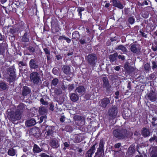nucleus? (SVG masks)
Here are the masks:
<instances>
[{"instance_id": "obj_1", "label": "nucleus", "mask_w": 157, "mask_h": 157, "mask_svg": "<svg viewBox=\"0 0 157 157\" xmlns=\"http://www.w3.org/2000/svg\"><path fill=\"white\" fill-rule=\"evenodd\" d=\"M24 105L21 104L17 107L16 112L15 114L13 112H10L8 111V117L10 119L13 121H15L16 119H19L20 118V115L21 112V110L24 109Z\"/></svg>"}, {"instance_id": "obj_2", "label": "nucleus", "mask_w": 157, "mask_h": 157, "mask_svg": "<svg viewBox=\"0 0 157 157\" xmlns=\"http://www.w3.org/2000/svg\"><path fill=\"white\" fill-rule=\"evenodd\" d=\"M39 74L36 72L32 73L30 75V78L31 82L34 84H38L41 81Z\"/></svg>"}, {"instance_id": "obj_3", "label": "nucleus", "mask_w": 157, "mask_h": 157, "mask_svg": "<svg viewBox=\"0 0 157 157\" xmlns=\"http://www.w3.org/2000/svg\"><path fill=\"white\" fill-rule=\"evenodd\" d=\"M117 112V107L115 106H113L109 110L108 112L109 118L112 119L115 118L116 117Z\"/></svg>"}, {"instance_id": "obj_4", "label": "nucleus", "mask_w": 157, "mask_h": 157, "mask_svg": "<svg viewBox=\"0 0 157 157\" xmlns=\"http://www.w3.org/2000/svg\"><path fill=\"white\" fill-rule=\"evenodd\" d=\"M110 100L107 98L102 99L99 102V106L103 108H105L110 103Z\"/></svg>"}, {"instance_id": "obj_5", "label": "nucleus", "mask_w": 157, "mask_h": 157, "mask_svg": "<svg viewBox=\"0 0 157 157\" xmlns=\"http://www.w3.org/2000/svg\"><path fill=\"white\" fill-rule=\"evenodd\" d=\"M130 49L131 51L133 53H137L140 52V48L138 45L133 44L131 45Z\"/></svg>"}, {"instance_id": "obj_6", "label": "nucleus", "mask_w": 157, "mask_h": 157, "mask_svg": "<svg viewBox=\"0 0 157 157\" xmlns=\"http://www.w3.org/2000/svg\"><path fill=\"white\" fill-rule=\"evenodd\" d=\"M7 71L8 74L10 76V81H13L15 77V72L13 70L12 68L8 69H7Z\"/></svg>"}, {"instance_id": "obj_7", "label": "nucleus", "mask_w": 157, "mask_h": 157, "mask_svg": "<svg viewBox=\"0 0 157 157\" xmlns=\"http://www.w3.org/2000/svg\"><path fill=\"white\" fill-rule=\"evenodd\" d=\"M53 132L52 127L50 126H48L46 128L44 136L46 137L47 136H50L52 134Z\"/></svg>"}, {"instance_id": "obj_8", "label": "nucleus", "mask_w": 157, "mask_h": 157, "mask_svg": "<svg viewBox=\"0 0 157 157\" xmlns=\"http://www.w3.org/2000/svg\"><path fill=\"white\" fill-rule=\"evenodd\" d=\"M94 144L91 148L87 151L86 153V157H91L92 155L94 153L95 151V146Z\"/></svg>"}, {"instance_id": "obj_9", "label": "nucleus", "mask_w": 157, "mask_h": 157, "mask_svg": "<svg viewBox=\"0 0 157 157\" xmlns=\"http://www.w3.org/2000/svg\"><path fill=\"white\" fill-rule=\"evenodd\" d=\"M88 62L91 63H94L95 60L97 59V57L95 55H90L88 56Z\"/></svg>"}, {"instance_id": "obj_10", "label": "nucleus", "mask_w": 157, "mask_h": 157, "mask_svg": "<svg viewBox=\"0 0 157 157\" xmlns=\"http://www.w3.org/2000/svg\"><path fill=\"white\" fill-rule=\"evenodd\" d=\"M29 66L31 68L33 69L37 68L38 67V64L33 59H32L30 61Z\"/></svg>"}, {"instance_id": "obj_11", "label": "nucleus", "mask_w": 157, "mask_h": 157, "mask_svg": "<svg viewBox=\"0 0 157 157\" xmlns=\"http://www.w3.org/2000/svg\"><path fill=\"white\" fill-rule=\"evenodd\" d=\"M141 134L143 136L145 137L150 135V132L148 129L144 128L142 129Z\"/></svg>"}, {"instance_id": "obj_12", "label": "nucleus", "mask_w": 157, "mask_h": 157, "mask_svg": "<svg viewBox=\"0 0 157 157\" xmlns=\"http://www.w3.org/2000/svg\"><path fill=\"white\" fill-rule=\"evenodd\" d=\"M50 143L51 146L53 148H57L59 146L58 142L56 139L51 140Z\"/></svg>"}, {"instance_id": "obj_13", "label": "nucleus", "mask_w": 157, "mask_h": 157, "mask_svg": "<svg viewBox=\"0 0 157 157\" xmlns=\"http://www.w3.org/2000/svg\"><path fill=\"white\" fill-rule=\"evenodd\" d=\"M75 92L80 93V94H83L85 92V88L83 86H78L76 88Z\"/></svg>"}, {"instance_id": "obj_14", "label": "nucleus", "mask_w": 157, "mask_h": 157, "mask_svg": "<svg viewBox=\"0 0 157 157\" xmlns=\"http://www.w3.org/2000/svg\"><path fill=\"white\" fill-rule=\"evenodd\" d=\"M36 122L35 120L31 119L30 120H28L25 123L26 125L28 127H30L32 126L35 125Z\"/></svg>"}, {"instance_id": "obj_15", "label": "nucleus", "mask_w": 157, "mask_h": 157, "mask_svg": "<svg viewBox=\"0 0 157 157\" xmlns=\"http://www.w3.org/2000/svg\"><path fill=\"white\" fill-rule=\"evenodd\" d=\"M113 134L116 137L121 139L124 138V136L121 134L117 130H114L113 131Z\"/></svg>"}, {"instance_id": "obj_16", "label": "nucleus", "mask_w": 157, "mask_h": 157, "mask_svg": "<svg viewBox=\"0 0 157 157\" xmlns=\"http://www.w3.org/2000/svg\"><path fill=\"white\" fill-rule=\"evenodd\" d=\"M103 86H105L107 89L109 88V84L108 78L105 77L103 78Z\"/></svg>"}, {"instance_id": "obj_17", "label": "nucleus", "mask_w": 157, "mask_h": 157, "mask_svg": "<svg viewBox=\"0 0 157 157\" xmlns=\"http://www.w3.org/2000/svg\"><path fill=\"white\" fill-rule=\"evenodd\" d=\"M30 90L29 88L27 86H25L23 89L22 92V95L25 96L30 93Z\"/></svg>"}, {"instance_id": "obj_18", "label": "nucleus", "mask_w": 157, "mask_h": 157, "mask_svg": "<svg viewBox=\"0 0 157 157\" xmlns=\"http://www.w3.org/2000/svg\"><path fill=\"white\" fill-rule=\"evenodd\" d=\"M39 114L40 115H44L46 114L47 112V109L45 108L41 107L39 109Z\"/></svg>"}, {"instance_id": "obj_19", "label": "nucleus", "mask_w": 157, "mask_h": 157, "mask_svg": "<svg viewBox=\"0 0 157 157\" xmlns=\"http://www.w3.org/2000/svg\"><path fill=\"white\" fill-rule=\"evenodd\" d=\"M70 97L71 100L73 101H76L79 98L78 96L75 93L72 94L70 95Z\"/></svg>"}, {"instance_id": "obj_20", "label": "nucleus", "mask_w": 157, "mask_h": 157, "mask_svg": "<svg viewBox=\"0 0 157 157\" xmlns=\"http://www.w3.org/2000/svg\"><path fill=\"white\" fill-rule=\"evenodd\" d=\"M16 153V150L13 148L9 149L8 151V155L11 156H14Z\"/></svg>"}, {"instance_id": "obj_21", "label": "nucleus", "mask_w": 157, "mask_h": 157, "mask_svg": "<svg viewBox=\"0 0 157 157\" xmlns=\"http://www.w3.org/2000/svg\"><path fill=\"white\" fill-rule=\"evenodd\" d=\"M63 71L66 74H69L70 73V67L67 66H63Z\"/></svg>"}, {"instance_id": "obj_22", "label": "nucleus", "mask_w": 157, "mask_h": 157, "mask_svg": "<svg viewBox=\"0 0 157 157\" xmlns=\"http://www.w3.org/2000/svg\"><path fill=\"white\" fill-rule=\"evenodd\" d=\"M33 150L34 153H39L41 151L40 148L36 144L34 145Z\"/></svg>"}, {"instance_id": "obj_23", "label": "nucleus", "mask_w": 157, "mask_h": 157, "mask_svg": "<svg viewBox=\"0 0 157 157\" xmlns=\"http://www.w3.org/2000/svg\"><path fill=\"white\" fill-rule=\"evenodd\" d=\"M113 6L121 9L123 8V5L119 2H117L116 0L113 2Z\"/></svg>"}, {"instance_id": "obj_24", "label": "nucleus", "mask_w": 157, "mask_h": 157, "mask_svg": "<svg viewBox=\"0 0 157 157\" xmlns=\"http://www.w3.org/2000/svg\"><path fill=\"white\" fill-rule=\"evenodd\" d=\"M115 49L121 50L123 52H125L127 50L126 48L121 45L118 46Z\"/></svg>"}, {"instance_id": "obj_25", "label": "nucleus", "mask_w": 157, "mask_h": 157, "mask_svg": "<svg viewBox=\"0 0 157 157\" xmlns=\"http://www.w3.org/2000/svg\"><path fill=\"white\" fill-rule=\"evenodd\" d=\"M117 55V53H115L114 54L109 56V59L111 60L114 61L116 59Z\"/></svg>"}, {"instance_id": "obj_26", "label": "nucleus", "mask_w": 157, "mask_h": 157, "mask_svg": "<svg viewBox=\"0 0 157 157\" xmlns=\"http://www.w3.org/2000/svg\"><path fill=\"white\" fill-rule=\"evenodd\" d=\"M58 83V80L57 78H54L53 79L52 82L51 83V86H56Z\"/></svg>"}, {"instance_id": "obj_27", "label": "nucleus", "mask_w": 157, "mask_h": 157, "mask_svg": "<svg viewBox=\"0 0 157 157\" xmlns=\"http://www.w3.org/2000/svg\"><path fill=\"white\" fill-rule=\"evenodd\" d=\"M0 87L3 90H6L7 88V86L4 82H2L0 84Z\"/></svg>"}, {"instance_id": "obj_28", "label": "nucleus", "mask_w": 157, "mask_h": 157, "mask_svg": "<svg viewBox=\"0 0 157 157\" xmlns=\"http://www.w3.org/2000/svg\"><path fill=\"white\" fill-rule=\"evenodd\" d=\"M104 143L103 142V141L102 140H101L100 141V143L99 144V148L98 150H98H101L102 149L104 146Z\"/></svg>"}, {"instance_id": "obj_29", "label": "nucleus", "mask_w": 157, "mask_h": 157, "mask_svg": "<svg viewBox=\"0 0 157 157\" xmlns=\"http://www.w3.org/2000/svg\"><path fill=\"white\" fill-rule=\"evenodd\" d=\"M84 10V8L82 7H79L78 8L77 10L78 12L79 15H80L81 16L82 15V13H81V12L82 11H83Z\"/></svg>"}, {"instance_id": "obj_30", "label": "nucleus", "mask_w": 157, "mask_h": 157, "mask_svg": "<svg viewBox=\"0 0 157 157\" xmlns=\"http://www.w3.org/2000/svg\"><path fill=\"white\" fill-rule=\"evenodd\" d=\"M152 151L151 152L154 154H157V147L155 146L152 148Z\"/></svg>"}, {"instance_id": "obj_31", "label": "nucleus", "mask_w": 157, "mask_h": 157, "mask_svg": "<svg viewBox=\"0 0 157 157\" xmlns=\"http://www.w3.org/2000/svg\"><path fill=\"white\" fill-rule=\"evenodd\" d=\"M74 119L75 121L80 120L81 119V117L80 116L75 115L74 117Z\"/></svg>"}, {"instance_id": "obj_32", "label": "nucleus", "mask_w": 157, "mask_h": 157, "mask_svg": "<svg viewBox=\"0 0 157 157\" xmlns=\"http://www.w3.org/2000/svg\"><path fill=\"white\" fill-rule=\"evenodd\" d=\"M135 19L132 17H130L128 19V21L131 24H133L134 22Z\"/></svg>"}, {"instance_id": "obj_33", "label": "nucleus", "mask_w": 157, "mask_h": 157, "mask_svg": "<svg viewBox=\"0 0 157 157\" xmlns=\"http://www.w3.org/2000/svg\"><path fill=\"white\" fill-rule=\"evenodd\" d=\"M155 140L156 142H157V137L155 136H154L152 137L150 139L149 141H151Z\"/></svg>"}, {"instance_id": "obj_34", "label": "nucleus", "mask_w": 157, "mask_h": 157, "mask_svg": "<svg viewBox=\"0 0 157 157\" xmlns=\"http://www.w3.org/2000/svg\"><path fill=\"white\" fill-rule=\"evenodd\" d=\"M40 101L41 103L43 105H47L48 104V102L45 101L44 99L43 98H41L40 99Z\"/></svg>"}, {"instance_id": "obj_35", "label": "nucleus", "mask_w": 157, "mask_h": 157, "mask_svg": "<svg viewBox=\"0 0 157 157\" xmlns=\"http://www.w3.org/2000/svg\"><path fill=\"white\" fill-rule=\"evenodd\" d=\"M144 67L146 70H148L150 68V65L147 63H146L144 65Z\"/></svg>"}, {"instance_id": "obj_36", "label": "nucleus", "mask_w": 157, "mask_h": 157, "mask_svg": "<svg viewBox=\"0 0 157 157\" xmlns=\"http://www.w3.org/2000/svg\"><path fill=\"white\" fill-rule=\"evenodd\" d=\"M46 118V116H43L41 117L40 118V121H39V123H41Z\"/></svg>"}, {"instance_id": "obj_37", "label": "nucleus", "mask_w": 157, "mask_h": 157, "mask_svg": "<svg viewBox=\"0 0 157 157\" xmlns=\"http://www.w3.org/2000/svg\"><path fill=\"white\" fill-rule=\"evenodd\" d=\"M55 92L57 94H59L61 93V91L60 89H57L55 90Z\"/></svg>"}, {"instance_id": "obj_38", "label": "nucleus", "mask_w": 157, "mask_h": 157, "mask_svg": "<svg viewBox=\"0 0 157 157\" xmlns=\"http://www.w3.org/2000/svg\"><path fill=\"white\" fill-rule=\"evenodd\" d=\"M44 51L46 54H50V51L47 48H45L44 49Z\"/></svg>"}, {"instance_id": "obj_39", "label": "nucleus", "mask_w": 157, "mask_h": 157, "mask_svg": "<svg viewBox=\"0 0 157 157\" xmlns=\"http://www.w3.org/2000/svg\"><path fill=\"white\" fill-rule=\"evenodd\" d=\"M64 145L65 147H64L63 149L64 150H65L66 149L65 147H68L69 146V144L67 143V142H65L64 143Z\"/></svg>"}, {"instance_id": "obj_40", "label": "nucleus", "mask_w": 157, "mask_h": 157, "mask_svg": "<svg viewBox=\"0 0 157 157\" xmlns=\"http://www.w3.org/2000/svg\"><path fill=\"white\" fill-rule=\"evenodd\" d=\"M81 141V140L80 139V137L79 136H77V137L76 138V140H75V142L77 143Z\"/></svg>"}, {"instance_id": "obj_41", "label": "nucleus", "mask_w": 157, "mask_h": 157, "mask_svg": "<svg viewBox=\"0 0 157 157\" xmlns=\"http://www.w3.org/2000/svg\"><path fill=\"white\" fill-rule=\"evenodd\" d=\"M22 40L24 42H27L28 41V39L26 38L25 36V34L24 37L22 38Z\"/></svg>"}, {"instance_id": "obj_42", "label": "nucleus", "mask_w": 157, "mask_h": 157, "mask_svg": "<svg viewBox=\"0 0 157 157\" xmlns=\"http://www.w3.org/2000/svg\"><path fill=\"white\" fill-rule=\"evenodd\" d=\"M73 85H69L68 89L69 91H71L73 89Z\"/></svg>"}, {"instance_id": "obj_43", "label": "nucleus", "mask_w": 157, "mask_h": 157, "mask_svg": "<svg viewBox=\"0 0 157 157\" xmlns=\"http://www.w3.org/2000/svg\"><path fill=\"white\" fill-rule=\"evenodd\" d=\"M152 65H153V66L152 67V69H153L154 68H155L157 67V65L156 64V63L155 62H152Z\"/></svg>"}, {"instance_id": "obj_44", "label": "nucleus", "mask_w": 157, "mask_h": 157, "mask_svg": "<svg viewBox=\"0 0 157 157\" xmlns=\"http://www.w3.org/2000/svg\"><path fill=\"white\" fill-rule=\"evenodd\" d=\"M115 95L116 96L115 98L116 99L118 98V96L119 95V92L118 91H117L115 93Z\"/></svg>"}, {"instance_id": "obj_45", "label": "nucleus", "mask_w": 157, "mask_h": 157, "mask_svg": "<svg viewBox=\"0 0 157 157\" xmlns=\"http://www.w3.org/2000/svg\"><path fill=\"white\" fill-rule=\"evenodd\" d=\"M41 157H50L48 155L46 154L45 153H43L41 155Z\"/></svg>"}, {"instance_id": "obj_46", "label": "nucleus", "mask_w": 157, "mask_h": 157, "mask_svg": "<svg viewBox=\"0 0 157 157\" xmlns=\"http://www.w3.org/2000/svg\"><path fill=\"white\" fill-rule=\"evenodd\" d=\"M120 146L121 144L120 143H118L115 145V147L116 148H118L120 147Z\"/></svg>"}, {"instance_id": "obj_47", "label": "nucleus", "mask_w": 157, "mask_h": 157, "mask_svg": "<svg viewBox=\"0 0 157 157\" xmlns=\"http://www.w3.org/2000/svg\"><path fill=\"white\" fill-rule=\"evenodd\" d=\"M49 106L50 109L51 110H54V106L52 105V104H50L49 105Z\"/></svg>"}, {"instance_id": "obj_48", "label": "nucleus", "mask_w": 157, "mask_h": 157, "mask_svg": "<svg viewBox=\"0 0 157 157\" xmlns=\"http://www.w3.org/2000/svg\"><path fill=\"white\" fill-rule=\"evenodd\" d=\"M65 40H66V41L68 43H70L71 41V39H70L68 37H66V38H65Z\"/></svg>"}, {"instance_id": "obj_49", "label": "nucleus", "mask_w": 157, "mask_h": 157, "mask_svg": "<svg viewBox=\"0 0 157 157\" xmlns=\"http://www.w3.org/2000/svg\"><path fill=\"white\" fill-rule=\"evenodd\" d=\"M150 100L151 101H154L155 100V97H154V96H153L152 97H150Z\"/></svg>"}, {"instance_id": "obj_50", "label": "nucleus", "mask_w": 157, "mask_h": 157, "mask_svg": "<svg viewBox=\"0 0 157 157\" xmlns=\"http://www.w3.org/2000/svg\"><path fill=\"white\" fill-rule=\"evenodd\" d=\"M118 57L119 59H121L122 60H123L124 59V57L123 56H122L121 55H119L118 56Z\"/></svg>"}, {"instance_id": "obj_51", "label": "nucleus", "mask_w": 157, "mask_h": 157, "mask_svg": "<svg viewBox=\"0 0 157 157\" xmlns=\"http://www.w3.org/2000/svg\"><path fill=\"white\" fill-rule=\"evenodd\" d=\"M66 37H65V36H59V40H62V39H65V38H66Z\"/></svg>"}, {"instance_id": "obj_52", "label": "nucleus", "mask_w": 157, "mask_h": 157, "mask_svg": "<svg viewBox=\"0 0 157 157\" xmlns=\"http://www.w3.org/2000/svg\"><path fill=\"white\" fill-rule=\"evenodd\" d=\"M128 150L129 151L131 150L132 151V152H133L134 150V148L132 147H130L129 148Z\"/></svg>"}, {"instance_id": "obj_53", "label": "nucleus", "mask_w": 157, "mask_h": 157, "mask_svg": "<svg viewBox=\"0 0 157 157\" xmlns=\"http://www.w3.org/2000/svg\"><path fill=\"white\" fill-rule=\"evenodd\" d=\"M64 117L63 116H62V117L60 118V120L62 122H63L64 121Z\"/></svg>"}, {"instance_id": "obj_54", "label": "nucleus", "mask_w": 157, "mask_h": 157, "mask_svg": "<svg viewBox=\"0 0 157 157\" xmlns=\"http://www.w3.org/2000/svg\"><path fill=\"white\" fill-rule=\"evenodd\" d=\"M114 69L117 71H119V69H120V67L119 66H116L115 68Z\"/></svg>"}, {"instance_id": "obj_55", "label": "nucleus", "mask_w": 157, "mask_h": 157, "mask_svg": "<svg viewBox=\"0 0 157 157\" xmlns=\"http://www.w3.org/2000/svg\"><path fill=\"white\" fill-rule=\"evenodd\" d=\"M79 41L80 43L82 44H83L85 43V41L84 40H80Z\"/></svg>"}, {"instance_id": "obj_56", "label": "nucleus", "mask_w": 157, "mask_h": 157, "mask_svg": "<svg viewBox=\"0 0 157 157\" xmlns=\"http://www.w3.org/2000/svg\"><path fill=\"white\" fill-rule=\"evenodd\" d=\"M56 58L57 59L59 60L61 58V57L60 56H56Z\"/></svg>"}, {"instance_id": "obj_57", "label": "nucleus", "mask_w": 157, "mask_h": 157, "mask_svg": "<svg viewBox=\"0 0 157 157\" xmlns=\"http://www.w3.org/2000/svg\"><path fill=\"white\" fill-rule=\"evenodd\" d=\"M143 4L146 5H148L147 2L146 1H144L143 2Z\"/></svg>"}, {"instance_id": "obj_58", "label": "nucleus", "mask_w": 157, "mask_h": 157, "mask_svg": "<svg viewBox=\"0 0 157 157\" xmlns=\"http://www.w3.org/2000/svg\"><path fill=\"white\" fill-rule=\"evenodd\" d=\"M110 4L109 3H106L105 5V6L106 7H108L109 6Z\"/></svg>"}, {"instance_id": "obj_59", "label": "nucleus", "mask_w": 157, "mask_h": 157, "mask_svg": "<svg viewBox=\"0 0 157 157\" xmlns=\"http://www.w3.org/2000/svg\"><path fill=\"white\" fill-rule=\"evenodd\" d=\"M151 157H157V154H154Z\"/></svg>"}, {"instance_id": "obj_60", "label": "nucleus", "mask_w": 157, "mask_h": 157, "mask_svg": "<svg viewBox=\"0 0 157 157\" xmlns=\"http://www.w3.org/2000/svg\"><path fill=\"white\" fill-rule=\"evenodd\" d=\"M61 88L63 89H65L67 87H66L64 85H63L62 86Z\"/></svg>"}, {"instance_id": "obj_61", "label": "nucleus", "mask_w": 157, "mask_h": 157, "mask_svg": "<svg viewBox=\"0 0 157 157\" xmlns=\"http://www.w3.org/2000/svg\"><path fill=\"white\" fill-rule=\"evenodd\" d=\"M19 63L21 64V65L22 66H24L25 65V64L23 63L22 62H20Z\"/></svg>"}, {"instance_id": "obj_62", "label": "nucleus", "mask_w": 157, "mask_h": 157, "mask_svg": "<svg viewBox=\"0 0 157 157\" xmlns=\"http://www.w3.org/2000/svg\"><path fill=\"white\" fill-rule=\"evenodd\" d=\"M142 35L143 36H144L145 37H147L146 35L144 33H142Z\"/></svg>"}, {"instance_id": "obj_63", "label": "nucleus", "mask_w": 157, "mask_h": 157, "mask_svg": "<svg viewBox=\"0 0 157 157\" xmlns=\"http://www.w3.org/2000/svg\"><path fill=\"white\" fill-rule=\"evenodd\" d=\"M152 49H153V50L154 51H155L157 50V48L156 47H155V48H152Z\"/></svg>"}, {"instance_id": "obj_64", "label": "nucleus", "mask_w": 157, "mask_h": 157, "mask_svg": "<svg viewBox=\"0 0 157 157\" xmlns=\"http://www.w3.org/2000/svg\"><path fill=\"white\" fill-rule=\"evenodd\" d=\"M47 59L48 60H50V57L49 56H47Z\"/></svg>"}]
</instances>
